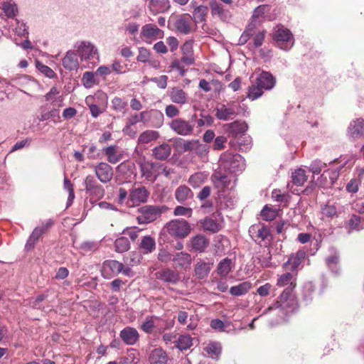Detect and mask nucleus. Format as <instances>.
<instances>
[{
	"label": "nucleus",
	"instance_id": "nucleus-1",
	"mask_svg": "<svg viewBox=\"0 0 364 364\" xmlns=\"http://www.w3.org/2000/svg\"><path fill=\"white\" fill-rule=\"evenodd\" d=\"M220 166L224 170L232 173H238L245 169L244 159L237 154H232L229 151L221 154L219 160Z\"/></svg>",
	"mask_w": 364,
	"mask_h": 364
},
{
	"label": "nucleus",
	"instance_id": "nucleus-2",
	"mask_svg": "<svg viewBox=\"0 0 364 364\" xmlns=\"http://www.w3.org/2000/svg\"><path fill=\"white\" fill-rule=\"evenodd\" d=\"M272 38L276 46L284 50H290L294 43L292 33L283 26H278L274 28Z\"/></svg>",
	"mask_w": 364,
	"mask_h": 364
},
{
	"label": "nucleus",
	"instance_id": "nucleus-3",
	"mask_svg": "<svg viewBox=\"0 0 364 364\" xmlns=\"http://www.w3.org/2000/svg\"><path fill=\"white\" fill-rule=\"evenodd\" d=\"M164 230L176 238L186 237L191 230L190 224L184 219H175L167 223Z\"/></svg>",
	"mask_w": 364,
	"mask_h": 364
},
{
	"label": "nucleus",
	"instance_id": "nucleus-4",
	"mask_svg": "<svg viewBox=\"0 0 364 364\" xmlns=\"http://www.w3.org/2000/svg\"><path fill=\"white\" fill-rule=\"evenodd\" d=\"M141 177L146 181L154 183L159 176V168L161 163L147 161L145 159H139L137 161Z\"/></svg>",
	"mask_w": 364,
	"mask_h": 364
},
{
	"label": "nucleus",
	"instance_id": "nucleus-5",
	"mask_svg": "<svg viewBox=\"0 0 364 364\" xmlns=\"http://www.w3.org/2000/svg\"><path fill=\"white\" fill-rule=\"evenodd\" d=\"M195 119L196 115H192L188 120L176 118L172 119L168 125L170 129L178 135L191 136L193 134V120Z\"/></svg>",
	"mask_w": 364,
	"mask_h": 364
},
{
	"label": "nucleus",
	"instance_id": "nucleus-6",
	"mask_svg": "<svg viewBox=\"0 0 364 364\" xmlns=\"http://www.w3.org/2000/svg\"><path fill=\"white\" fill-rule=\"evenodd\" d=\"M82 185L90 200H99L104 197L105 188L98 183L94 176L87 175L85 178Z\"/></svg>",
	"mask_w": 364,
	"mask_h": 364
},
{
	"label": "nucleus",
	"instance_id": "nucleus-7",
	"mask_svg": "<svg viewBox=\"0 0 364 364\" xmlns=\"http://www.w3.org/2000/svg\"><path fill=\"white\" fill-rule=\"evenodd\" d=\"M168 23L172 29L183 35H188L192 33L191 17L188 14H183L173 17Z\"/></svg>",
	"mask_w": 364,
	"mask_h": 364
},
{
	"label": "nucleus",
	"instance_id": "nucleus-8",
	"mask_svg": "<svg viewBox=\"0 0 364 364\" xmlns=\"http://www.w3.org/2000/svg\"><path fill=\"white\" fill-rule=\"evenodd\" d=\"M161 214L158 206L144 205L139 208L137 221L139 224H148L156 220Z\"/></svg>",
	"mask_w": 364,
	"mask_h": 364
},
{
	"label": "nucleus",
	"instance_id": "nucleus-9",
	"mask_svg": "<svg viewBox=\"0 0 364 364\" xmlns=\"http://www.w3.org/2000/svg\"><path fill=\"white\" fill-rule=\"evenodd\" d=\"M77 53L82 60H99V55L97 48L90 41H81L77 46Z\"/></svg>",
	"mask_w": 364,
	"mask_h": 364
},
{
	"label": "nucleus",
	"instance_id": "nucleus-10",
	"mask_svg": "<svg viewBox=\"0 0 364 364\" xmlns=\"http://www.w3.org/2000/svg\"><path fill=\"white\" fill-rule=\"evenodd\" d=\"M292 303V291H290L289 289H284L277 300L272 305L269 306L265 310L264 313L276 309H280L282 311H287Z\"/></svg>",
	"mask_w": 364,
	"mask_h": 364
},
{
	"label": "nucleus",
	"instance_id": "nucleus-11",
	"mask_svg": "<svg viewBox=\"0 0 364 364\" xmlns=\"http://www.w3.org/2000/svg\"><path fill=\"white\" fill-rule=\"evenodd\" d=\"M94 171L97 179L102 183H109L113 178L112 167L105 162H100L94 166Z\"/></svg>",
	"mask_w": 364,
	"mask_h": 364
},
{
	"label": "nucleus",
	"instance_id": "nucleus-12",
	"mask_svg": "<svg viewBox=\"0 0 364 364\" xmlns=\"http://www.w3.org/2000/svg\"><path fill=\"white\" fill-rule=\"evenodd\" d=\"M347 136L351 139L364 138V119L355 118L350 121L346 132Z\"/></svg>",
	"mask_w": 364,
	"mask_h": 364
},
{
	"label": "nucleus",
	"instance_id": "nucleus-13",
	"mask_svg": "<svg viewBox=\"0 0 364 364\" xmlns=\"http://www.w3.org/2000/svg\"><path fill=\"white\" fill-rule=\"evenodd\" d=\"M156 277L164 283L176 285L181 280L179 272L171 268H163L155 274Z\"/></svg>",
	"mask_w": 364,
	"mask_h": 364
},
{
	"label": "nucleus",
	"instance_id": "nucleus-14",
	"mask_svg": "<svg viewBox=\"0 0 364 364\" xmlns=\"http://www.w3.org/2000/svg\"><path fill=\"white\" fill-rule=\"evenodd\" d=\"M149 192L144 186L132 188L129 194L128 200L131 205H138L147 201Z\"/></svg>",
	"mask_w": 364,
	"mask_h": 364
},
{
	"label": "nucleus",
	"instance_id": "nucleus-15",
	"mask_svg": "<svg viewBox=\"0 0 364 364\" xmlns=\"http://www.w3.org/2000/svg\"><path fill=\"white\" fill-rule=\"evenodd\" d=\"M119 338L127 346H134L140 338L138 331L132 326H126L119 332Z\"/></svg>",
	"mask_w": 364,
	"mask_h": 364
},
{
	"label": "nucleus",
	"instance_id": "nucleus-16",
	"mask_svg": "<svg viewBox=\"0 0 364 364\" xmlns=\"http://www.w3.org/2000/svg\"><path fill=\"white\" fill-rule=\"evenodd\" d=\"M124 264L117 260L109 259L103 262L104 278L109 279L112 276L118 275L123 270Z\"/></svg>",
	"mask_w": 364,
	"mask_h": 364
},
{
	"label": "nucleus",
	"instance_id": "nucleus-17",
	"mask_svg": "<svg viewBox=\"0 0 364 364\" xmlns=\"http://www.w3.org/2000/svg\"><path fill=\"white\" fill-rule=\"evenodd\" d=\"M192 261V256L186 252H179L173 255V262L176 269L187 270L190 269Z\"/></svg>",
	"mask_w": 364,
	"mask_h": 364
},
{
	"label": "nucleus",
	"instance_id": "nucleus-18",
	"mask_svg": "<svg viewBox=\"0 0 364 364\" xmlns=\"http://www.w3.org/2000/svg\"><path fill=\"white\" fill-rule=\"evenodd\" d=\"M210 179L218 191H225V189L228 188L231 181L230 178L225 173L220 171H215L211 175Z\"/></svg>",
	"mask_w": 364,
	"mask_h": 364
},
{
	"label": "nucleus",
	"instance_id": "nucleus-19",
	"mask_svg": "<svg viewBox=\"0 0 364 364\" xmlns=\"http://www.w3.org/2000/svg\"><path fill=\"white\" fill-rule=\"evenodd\" d=\"M235 107L234 102L229 104L228 107L223 104L220 105L216 107L215 116L220 120H229L236 115Z\"/></svg>",
	"mask_w": 364,
	"mask_h": 364
},
{
	"label": "nucleus",
	"instance_id": "nucleus-20",
	"mask_svg": "<svg viewBox=\"0 0 364 364\" xmlns=\"http://www.w3.org/2000/svg\"><path fill=\"white\" fill-rule=\"evenodd\" d=\"M257 84L264 90H272L276 83L275 78L269 72L262 71L256 80Z\"/></svg>",
	"mask_w": 364,
	"mask_h": 364
},
{
	"label": "nucleus",
	"instance_id": "nucleus-21",
	"mask_svg": "<svg viewBox=\"0 0 364 364\" xmlns=\"http://www.w3.org/2000/svg\"><path fill=\"white\" fill-rule=\"evenodd\" d=\"M209 240L205 236L198 234L191 237V245L193 250L201 253L205 251L209 245Z\"/></svg>",
	"mask_w": 364,
	"mask_h": 364
},
{
	"label": "nucleus",
	"instance_id": "nucleus-22",
	"mask_svg": "<svg viewBox=\"0 0 364 364\" xmlns=\"http://www.w3.org/2000/svg\"><path fill=\"white\" fill-rule=\"evenodd\" d=\"M148 2L147 6L152 14L164 13L166 11L169 7L168 0H144Z\"/></svg>",
	"mask_w": 364,
	"mask_h": 364
},
{
	"label": "nucleus",
	"instance_id": "nucleus-23",
	"mask_svg": "<svg viewBox=\"0 0 364 364\" xmlns=\"http://www.w3.org/2000/svg\"><path fill=\"white\" fill-rule=\"evenodd\" d=\"M163 33V31L156 25L147 23L141 27V36L148 39L156 38L157 37L161 38Z\"/></svg>",
	"mask_w": 364,
	"mask_h": 364
},
{
	"label": "nucleus",
	"instance_id": "nucleus-24",
	"mask_svg": "<svg viewBox=\"0 0 364 364\" xmlns=\"http://www.w3.org/2000/svg\"><path fill=\"white\" fill-rule=\"evenodd\" d=\"M213 265V262L198 261L195 265V275L200 279L206 278Z\"/></svg>",
	"mask_w": 364,
	"mask_h": 364
},
{
	"label": "nucleus",
	"instance_id": "nucleus-25",
	"mask_svg": "<svg viewBox=\"0 0 364 364\" xmlns=\"http://www.w3.org/2000/svg\"><path fill=\"white\" fill-rule=\"evenodd\" d=\"M59 93L60 92L57 87H52L50 91L44 95L46 101L49 102L53 107H62L63 97L59 95Z\"/></svg>",
	"mask_w": 364,
	"mask_h": 364
},
{
	"label": "nucleus",
	"instance_id": "nucleus-26",
	"mask_svg": "<svg viewBox=\"0 0 364 364\" xmlns=\"http://www.w3.org/2000/svg\"><path fill=\"white\" fill-rule=\"evenodd\" d=\"M277 284L280 287H285L284 289L293 291L296 287V278L291 273L286 272L278 277Z\"/></svg>",
	"mask_w": 364,
	"mask_h": 364
},
{
	"label": "nucleus",
	"instance_id": "nucleus-27",
	"mask_svg": "<svg viewBox=\"0 0 364 364\" xmlns=\"http://www.w3.org/2000/svg\"><path fill=\"white\" fill-rule=\"evenodd\" d=\"M174 196L178 203L184 204L186 200L193 198V193L187 186L181 185L176 189Z\"/></svg>",
	"mask_w": 364,
	"mask_h": 364
},
{
	"label": "nucleus",
	"instance_id": "nucleus-28",
	"mask_svg": "<svg viewBox=\"0 0 364 364\" xmlns=\"http://www.w3.org/2000/svg\"><path fill=\"white\" fill-rule=\"evenodd\" d=\"M167 360V354L162 348L154 349L149 357L150 364H166Z\"/></svg>",
	"mask_w": 364,
	"mask_h": 364
},
{
	"label": "nucleus",
	"instance_id": "nucleus-29",
	"mask_svg": "<svg viewBox=\"0 0 364 364\" xmlns=\"http://www.w3.org/2000/svg\"><path fill=\"white\" fill-rule=\"evenodd\" d=\"M63 67L68 70H77L78 68V60L75 51L69 50L66 53L63 59Z\"/></svg>",
	"mask_w": 364,
	"mask_h": 364
},
{
	"label": "nucleus",
	"instance_id": "nucleus-30",
	"mask_svg": "<svg viewBox=\"0 0 364 364\" xmlns=\"http://www.w3.org/2000/svg\"><path fill=\"white\" fill-rule=\"evenodd\" d=\"M247 128V124L244 122L235 121L228 124V132L235 138L245 134Z\"/></svg>",
	"mask_w": 364,
	"mask_h": 364
},
{
	"label": "nucleus",
	"instance_id": "nucleus-31",
	"mask_svg": "<svg viewBox=\"0 0 364 364\" xmlns=\"http://www.w3.org/2000/svg\"><path fill=\"white\" fill-rule=\"evenodd\" d=\"M171 153V146L166 143L156 146L152 150L153 156L159 160H166L170 156Z\"/></svg>",
	"mask_w": 364,
	"mask_h": 364
},
{
	"label": "nucleus",
	"instance_id": "nucleus-32",
	"mask_svg": "<svg viewBox=\"0 0 364 364\" xmlns=\"http://www.w3.org/2000/svg\"><path fill=\"white\" fill-rule=\"evenodd\" d=\"M139 247L144 255L151 253L156 249L155 240L150 235L144 236Z\"/></svg>",
	"mask_w": 364,
	"mask_h": 364
},
{
	"label": "nucleus",
	"instance_id": "nucleus-33",
	"mask_svg": "<svg viewBox=\"0 0 364 364\" xmlns=\"http://www.w3.org/2000/svg\"><path fill=\"white\" fill-rule=\"evenodd\" d=\"M171 100L176 104L184 105L187 102L188 95L182 89L173 87L170 92Z\"/></svg>",
	"mask_w": 364,
	"mask_h": 364
},
{
	"label": "nucleus",
	"instance_id": "nucleus-34",
	"mask_svg": "<svg viewBox=\"0 0 364 364\" xmlns=\"http://www.w3.org/2000/svg\"><path fill=\"white\" fill-rule=\"evenodd\" d=\"M203 351L210 358L218 360L222 352V346L219 342H210L203 348Z\"/></svg>",
	"mask_w": 364,
	"mask_h": 364
},
{
	"label": "nucleus",
	"instance_id": "nucleus-35",
	"mask_svg": "<svg viewBox=\"0 0 364 364\" xmlns=\"http://www.w3.org/2000/svg\"><path fill=\"white\" fill-rule=\"evenodd\" d=\"M251 231H255L257 233V237L260 238L262 241L269 242L272 240L269 228L267 225H253L251 227Z\"/></svg>",
	"mask_w": 364,
	"mask_h": 364
},
{
	"label": "nucleus",
	"instance_id": "nucleus-36",
	"mask_svg": "<svg viewBox=\"0 0 364 364\" xmlns=\"http://www.w3.org/2000/svg\"><path fill=\"white\" fill-rule=\"evenodd\" d=\"M252 287V284L249 282H243L238 285L233 286L230 289V294L235 296L245 295Z\"/></svg>",
	"mask_w": 364,
	"mask_h": 364
},
{
	"label": "nucleus",
	"instance_id": "nucleus-37",
	"mask_svg": "<svg viewBox=\"0 0 364 364\" xmlns=\"http://www.w3.org/2000/svg\"><path fill=\"white\" fill-rule=\"evenodd\" d=\"M348 232L360 231L364 228V219L357 215H353L348 222Z\"/></svg>",
	"mask_w": 364,
	"mask_h": 364
},
{
	"label": "nucleus",
	"instance_id": "nucleus-38",
	"mask_svg": "<svg viewBox=\"0 0 364 364\" xmlns=\"http://www.w3.org/2000/svg\"><path fill=\"white\" fill-rule=\"evenodd\" d=\"M102 152L107 156V161L111 164H117L121 160V156L117 154L115 145L104 148Z\"/></svg>",
	"mask_w": 364,
	"mask_h": 364
},
{
	"label": "nucleus",
	"instance_id": "nucleus-39",
	"mask_svg": "<svg viewBox=\"0 0 364 364\" xmlns=\"http://www.w3.org/2000/svg\"><path fill=\"white\" fill-rule=\"evenodd\" d=\"M314 292L315 285L312 282H309L304 284L302 289V298L306 304L313 300Z\"/></svg>",
	"mask_w": 364,
	"mask_h": 364
},
{
	"label": "nucleus",
	"instance_id": "nucleus-40",
	"mask_svg": "<svg viewBox=\"0 0 364 364\" xmlns=\"http://www.w3.org/2000/svg\"><path fill=\"white\" fill-rule=\"evenodd\" d=\"M176 347L181 350H186L193 346V339L189 335H181L175 341Z\"/></svg>",
	"mask_w": 364,
	"mask_h": 364
},
{
	"label": "nucleus",
	"instance_id": "nucleus-41",
	"mask_svg": "<svg viewBox=\"0 0 364 364\" xmlns=\"http://www.w3.org/2000/svg\"><path fill=\"white\" fill-rule=\"evenodd\" d=\"M207 174L202 172L196 173L188 178V183L194 188L200 187L207 180Z\"/></svg>",
	"mask_w": 364,
	"mask_h": 364
},
{
	"label": "nucleus",
	"instance_id": "nucleus-42",
	"mask_svg": "<svg viewBox=\"0 0 364 364\" xmlns=\"http://www.w3.org/2000/svg\"><path fill=\"white\" fill-rule=\"evenodd\" d=\"M196 145H197V140H185L180 139L176 141V148L181 152H186L193 151Z\"/></svg>",
	"mask_w": 364,
	"mask_h": 364
},
{
	"label": "nucleus",
	"instance_id": "nucleus-43",
	"mask_svg": "<svg viewBox=\"0 0 364 364\" xmlns=\"http://www.w3.org/2000/svg\"><path fill=\"white\" fill-rule=\"evenodd\" d=\"M128 102L124 99L119 97H115L112 100V107L117 112L125 114L127 110Z\"/></svg>",
	"mask_w": 364,
	"mask_h": 364
},
{
	"label": "nucleus",
	"instance_id": "nucleus-44",
	"mask_svg": "<svg viewBox=\"0 0 364 364\" xmlns=\"http://www.w3.org/2000/svg\"><path fill=\"white\" fill-rule=\"evenodd\" d=\"M210 7L213 16L218 15L220 18H226L228 17V11L218 1L215 0L210 1Z\"/></svg>",
	"mask_w": 364,
	"mask_h": 364
},
{
	"label": "nucleus",
	"instance_id": "nucleus-45",
	"mask_svg": "<svg viewBox=\"0 0 364 364\" xmlns=\"http://www.w3.org/2000/svg\"><path fill=\"white\" fill-rule=\"evenodd\" d=\"M208 12V8L206 6L200 5L196 6L193 11V18L196 23H202L205 21V16Z\"/></svg>",
	"mask_w": 364,
	"mask_h": 364
},
{
	"label": "nucleus",
	"instance_id": "nucleus-46",
	"mask_svg": "<svg viewBox=\"0 0 364 364\" xmlns=\"http://www.w3.org/2000/svg\"><path fill=\"white\" fill-rule=\"evenodd\" d=\"M159 137V134L156 131L146 130L142 132L139 138L138 142L140 144H148Z\"/></svg>",
	"mask_w": 364,
	"mask_h": 364
},
{
	"label": "nucleus",
	"instance_id": "nucleus-47",
	"mask_svg": "<svg viewBox=\"0 0 364 364\" xmlns=\"http://www.w3.org/2000/svg\"><path fill=\"white\" fill-rule=\"evenodd\" d=\"M236 143L240 150L247 151L252 147V139L250 136L245 134L240 135L235 138Z\"/></svg>",
	"mask_w": 364,
	"mask_h": 364
},
{
	"label": "nucleus",
	"instance_id": "nucleus-48",
	"mask_svg": "<svg viewBox=\"0 0 364 364\" xmlns=\"http://www.w3.org/2000/svg\"><path fill=\"white\" fill-rule=\"evenodd\" d=\"M202 228L207 231L217 232L220 230V225L212 218H205L200 221Z\"/></svg>",
	"mask_w": 364,
	"mask_h": 364
},
{
	"label": "nucleus",
	"instance_id": "nucleus-49",
	"mask_svg": "<svg viewBox=\"0 0 364 364\" xmlns=\"http://www.w3.org/2000/svg\"><path fill=\"white\" fill-rule=\"evenodd\" d=\"M1 9L8 18H13L17 11L16 5L11 0L4 1L1 3Z\"/></svg>",
	"mask_w": 364,
	"mask_h": 364
},
{
	"label": "nucleus",
	"instance_id": "nucleus-50",
	"mask_svg": "<svg viewBox=\"0 0 364 364\" xmlns=\"http://www.w3.org/2000/svg\"><path fill=\"white\" fill-rule=\"evenodd\" d=\"M150 112L143 111L138 114H134L129 119V124L132 126L138 122L146 123L150 119Z\"/></svg>",
	"mask_w": 364,
	"mask_h": 364
},
{
	"label": "nucleus",
	"instance_id": "nucleus-51",
	"mask_svg": "<svg viewBox=\"0 0 364 364\" xmlns=\"http://www.w3.org/2000/svg\"><path fill=\"white\" fill-rule=\"evenodd\" d=\"M292 182L296 186H303L304 183L307 180V176H306L305 170L302 168H299L292 173L291 175Z\"/></svg>",
	"mask_w": 364,
	"mask_h": 364
},
{
	"label": "nucleus",
	"instance_id": "nucleus-52",
	"mask_svg": "<svg viewBox=\"0 0 364 364\" xmlns=\"http://www.w3.org/2000/svg\"><path fill=\"white\" fill-rule=\"evenodd\" d=\"M41 236V230L34 228L26 241L25 250L28 252L33 250Z\"/></svg>",
	"mask_w": 364,
	"mask_h": 364
},
{
	"label": "nucleus",
	"instance_id": "nucleus-53",
	"mask_svg": "<svg viewBox=\"0 0 364 364\" xmlns=\"http://www.w3.org/2000/svg\"><path fill=\"white\" fill-rule=\"evenodd\" d=\"M115 250L117 252H124L129 250L130 243L127 237H120L114 242Z\"/></svg>",
	"mask_w": 364,
	"mask_h": 364
},
{
	"label": "nucleus",
	"instance_id": "nucleus-54",
	"mask_svg": "<svg viewBox=\"0 0 364 364\" xmlns=\"http://www.w3.org/2000/svg\"><path fill=\"white\" fill-rule=\"evenodd\" d=\"M154 319H159L154 316H149L141 325V329L146 333L150 334L153 332L154 328L157 326L155 324Z\"/></svg>",
	"mask_w": 364,
	"mask_h": 364
},
{
	"label": "nucleus",
	"instance_id": "nucleus-55",
	"mask_svg": "<svg viewBox=\"0 0 364 364\" xmlns=\"http://www.w3.org/2000/svg\"><path fill=\"white\" fill-rule=\"evenodd\" d=\"M339 262V255L337 252H334L333 255L326 258V263L331 271L335 274L338 272V264Z\"/></svg>",
	"mask_w": 364,
	"mask_h": 364
},
{
	"label": "nucleus",
	"instance_id": "nucleus-56",
	"mask_svg": "<svg viewBox=\"0 0 364 364\" xmlns=\"http://www.w3.org/2000/svg\"><path fill=\"white\" fill-rule=\"evenodd\" d=\"M231 259L225 258L218 265V274L222 277H226L231 271Z\"/></svg>",
	"mask_w": 364,
	"mask_h": 364
},
{
	"label": "nucleus",
	"instance_id": "nucleus-57",
	"mask_svg": "<svg viewBox=\"0 0 364 364\" xmlns=\"http://www.w3.org/2000/svg\"><path fill=\"white\" fill-rule=\"evenodd\" d=\"M82 83L84 87L87 89L92 87L95 85L97 84L96 78L95 77V73L93 72H85L82 75Z\"/></svg>",
	"mask_w": 364,
	"mask_h": 364
},
{
	"label": "nucleus",
	"instance_id": "nucleus-58",
	"mask_svg": "<svg viewBox=\"0 0 364 364\" xmlns=\"http://www.w3.org/2000/svg\"><path fill=\"white\" fill-rule=\"evenodd\" d=\"M270 10V7L267 4L259 5L256 7L252 13V21H256L259 18H263L264 14L269 12Z\"/></svg>",
	"mask_w": 364,
	"mask_h": 364
},
{
	"label": "nucleus",
	"instance_id": "nucleus-59",
	"mask_svg": "<svg viewBox=\"0 0 364 364\" xmlns=\"http://www.w3.org/2000/svg\"><path fill=\"white\" fill-rule=\"evenodd\" d=\"M263 91L264 90L256 82L255 85H252L249 87L247 97L252 100H257L262 95Z\"/></svg>",
	"mask_w": 364,
	"mask_h": 364
},
{
	"label": "nucleus",
	"instance_id": "nucleus-60",
	"mask_svg": "<svg viewBox=\"0 0 364 364\" xmlns=\"http://www.w3.org/2000/svg\"><path fill=\"white\" fill-rule=\"evenodd\" d=\"M36 67L41 73L50 79L56 77V74L50 68L44 65L39 60H36Z\"/></svg>",
	"mask_w": 364,
	"mask_h": 364
},
{
	"label": "nucleus",
	"instance_id": "nucleus-61",
	"mask_svg": "<svg viewBox=\"0 0 364 364\" xmlns=\"http://www.w3.org/2000/svg\"><path fill=\"white\" fill-rule=\"evenodd\" d=\"M326 167V164L322 162L319 159H316L311 162L309 166V170L314 174H319L321 171Z\"/></svg>",
	"mask_w": 364,
	"mask_h": 364
},
{
	"label": "nucleus",
	"instance_id": "nucleus-62",
	"mask_svg": "<svg viewBox=\"0 0 364 364\" xmlns=\"http://www.w3.org/2000/svg\"><path fill=\"white\" fill-rule=\"evenodd\" d=\"M305 255V252L298 251L295 256L289 259L288 262L291 264V268L293 269H295L301 264V261L304 259Z\"/></svg>",
	"mask_w": 364,
	"mask_h": 364
},
{
	"label": "nucleus",
	"instance_id": "nucleus-63",
	"mask_svg": "<svg viewBox=\"0 0 364 364\" xmlns=\"http://www.w3.org/2000/svg\"><path fill=\"white\" fill-rule=\"evenodd\" d=\"M264 37H265L264 31L259 32L258 33H257L255 36L254 39H253V43H250L248 44V48L250 49H254V48L260 47L263 43Z\"/></svg>",
	"mask_w": 364,
	"mask_h": 364
},
{
	"label": "nucleus",
	"instance_id": "nucleus-64",
	"mask_svg": "<svg viewBox=\"0 0 364 364\" xmlns=\"http://www.w3.org/2000/svg\"><path fill=\"white\" fill-rule=\"evenodd\" d=\"M173 255L171 254L165 249H160L158 253V259L163 263L173 262Z\"/></svg>",
	"mask_w": 364,
	"mask_h": 364
}]
</instances>
